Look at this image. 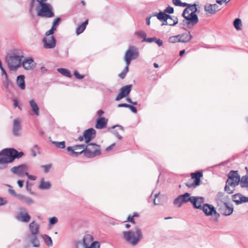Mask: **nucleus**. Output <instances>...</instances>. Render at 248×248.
I'll return each instance as SVG.
<instances>
[{"label": "nucleus", "instance_id": "nucleus-40", "mask_svg": "<svg viewBox=\"0 0 248 248\" xmlns=\"http://www.w3.org/2000/svg\"><path fill=\"white\" fill-rule=\"evenodd\" d=\"M186 9H187V14H196V12L197 11V9L196 7V4H193L189 6H187V8Z\"/></svg>", "mask_w": 248, "mask_h": 248}, {"label": "nucleus", "instance_id": "nucleus-52", "mask_svg": "<svg viewBox=\"0 0 248 248\" xmlns=\"http://www.w3.org/2000/svg\"><path fill=\"white\" fill-rule=\"evenodd\" d=\"M7 203V200L5 198L0 197V206L5 205Z\"/></svg>", "mask_w": 248, "mask_h": 248}, {"label": "nucleus", "instance_id": "nucleus-15", "mask_svg": "<svg viewBox=\"0 0 248 248\" xmlns=\"http://www.w3.org/2000/svg\"><path fill=\"white\" fill-rule=\"evenodd\" d=\"M28 170V167L25 164L15 166L11 169V171L19 177H22L26 174Z\"/></svg>", "mask_w": 248, "mask_h": 248}, {"label": "nucleus", "instance_id": "nucleus-1", "mask_svg": "<svg viewBox=\"0 0 248 248\" xmlns=\"http://www.w3.org/2000/svg\"><path fill=\"white\" fill-rule=\"evenodd\" d=\"M87 145H77L74 146H69L67 148L68 152H70V155L74 156H78L83 153L84 155L88 158H93L101 154L99 145L93 143H88Z\"/></svg>", "mask_w": 248, "mask_h": 248}, {"label": "nucleus", "instance_id": "nucleus-14", "mask_svg": "<svg viewBox=\"0 0 248 248\" xmlns=\"http://www.w3.org/2000/svg\"><path fill=\"white\" fill-rule=\"evenodd\" d=\"M13 135L15 137H20L22 133L21 121L19 119L16 118L13 120L12 128Z\"/></svg>", "mask_w": 248, "mask_h": 248}, {"label": "nucleus", "instance_id": "nucleus-13", "mask_svg": "<svg viewBox=\"0 0 248 248\" xmlns=\"http://www.w3.org/2000/svg\"><path fill=\"white\" fill-rule=\"evenodd\" d=\"M200 209L202 210L206 216L213 215L214 220L215 221H218L220 214L216 211L215 207L212 205L207 203L203 204L202 207Z\"/></svg>", "mask_w": 248, "mask_h": 248}, {"label": "nucleus", "instance_id": "nucleus-32", "mask_svg": "<svg viewBox=\"0 0 248 248\" xmlns=\"http://www.w3.org/2000/svg\"><path fill=\"white\" fill-rule=\"evenodd\" d=\"M116 128V129H115L113 132V134L119 139L121 140L122 139V137L120 135L119 131H121L122 132H124V129L123 127L121 125H116L114 126H113L111 127L112 129H114Z\"/></svg>", "mask_w": 248, "mask_h": 248}, {"label": "nucleus", "instance_id": "nucleus-46", "mask_svg": "<svg viewBox=\"0 0 248 248\" xmlns=\"http://www.w3.org/2000/svg\"><path fill=\"white\" fill-rule=\"evenodd\" d=\"M163 13H164L165 14L166 13H168V14H172L174 12V9H173V8L170 6H168L164 10L163 12H162Z\"/></svg>", "mask_w": 248, "mask_h": 248}, {"label": "nucleus", "instance_id": "nucleus-21", "mask_svg": "<svg viewBox=\"0 0 248 248\" xmlns=\"http://www.w3.org/2000/svg\"><path fill=\"white\" fill-rule=\"evenodd\" d=\"M232 200L237 205L248 202V198L240 193L232 195Z\"/></svg>", "mask_w": 248, "mask_h": 248}, {"label": "nucleus", "instance_id": "nucleus-43", "mask_svg": "<svg viewBox=\"0 0 248 248\" xmlns=\"http://www.w3.org/2000/svg\"><path fill=\"white\" fill-rule=\"evenodd\" d=\"M61 20V19L60 17H57L56 19H55L53 22L51 28H52L53 29H55V30H56L57 27L59 25Z\"/></svg>", "mask_w": 248, "mask_h": 248}, {"label": "nucleus", "instance_id": "nucleus-17", "mask_svg": "<svg viewBox=\"0 0 248 248\" xmlns=\"http://www.w3.org/2000/svg\"><path fill=\"white\" fill-rule=\"evenodd\" d=\"M132 89V85L129 84L122 87L120 90V93L115 98V100L119 101L127 96L130 93Z\"/></svg>", "mask_w": 248, "mask_h": 248}, {"label": "nucleus", "instance_id": "nucleus-12", "mask_svg": "<svg viewBox=\"0 0 248 248\" xmlns=\"http://www.w3.org/2000/svg\"><path fill=\"white\" fill-rule=\"evenodd\" d=\"M192 197L190 196L189 193L186 192L176 198L173 201V203L177 207L180 208L184 203L188 202H190L191 203Z\"/></svg>", "mask_w": 248, "mask_h": 248}, {"label": "nucleus", "instance_id": "nucleus-64", "mask_svg": "<svg viewBox=\"0 0 248 248\" xmlns=\"http://www.w3.org/2000/svg\"><path fill=\"white\" fill-rule=\"evenodd\" d=\"M17 183L19 187L22 188L23 187L24 183L23 180H18Z\"/></svg>", "mask_w": 248, "mask_h": 248}, {"label": "nucleus", "instance_id": "nucleus-11", "mask_svg": "<svg viewBox=\"0 0 248 248\" xmlns=\"http://www.w3.org/2000/svg\"><path fill=\"white\" fill-rule=\"evenodd\" d=\"M218 211L222 215L228 216L232 214L233 212V206L229 202H226L217 205Z\"/></svg>", "mask_w": 248, "mask_h": 248}, {"label": "nucleus", "instance_id": "nucleus-53", "mask_svg": "<svg viewBox=\"0 0 248 248\" xmlns=\"http://www.w3.org/2000/svg\"><path fill=\"white\" fill-rule=\"evenodd\" d=\"M25 175L28 176L29 179L31 180H35L36 179V177L35 176L30 175L28 172L26 173Z\"/></svg>", "mask_w": 248, "mask_h": 248}, {"label": "nucleus", "instance_id": "nucleus-41", "mask_svg": "<svg viewBox=\"0 0 248 248\" xmlns=\"http://www.w3.org/2000/svg\"><path fill=\"white\" fill-rule=\"evenodd\" d=\"M52 143L56 147L60 149H64L65 147V142L64 141L58 142L52 141Z\"/></svg>", "mask_w": 248, "mask_h": 248}, {"label": "nucleus", "instance_id": "nucleus-49", "mask_svg": "<svg viewBox=\"0 0 248 248\" xmlns=\"http://www.w3.org/2000/svg\"><path fill=\"white\" fill-rule=\"evenodd\" d=\"M74 76L77 78L79 79H82L84 78V75H81L79 74V73L77 71H75L74 72Z\"/></svg>", "mask_w": 248, "mask_h": 248}, {"label": "nucleus", "instance_id": "nucleus-22", "mask_svg": "<svg viewBox=\"0 0 248 248\" xmlns=\"http://www.w3.org/2000/svg\"><path fill=\"white\" fill-rule=\"evenodd\" d=\"M204 202V199L202 197L193 196L191 204L195 208L200 209L202 206V204Z\"/></svg>", "mask_w": 248, "mask_h": 248}, {"label": "nucleus", "instance_id": "nucleus-56", "mask_svg": "<svg viewBox=\"0 0 248 248\" xmlns=\"http://www.w3.org/2000/svg\"><path fill=\"white\" fill-rule=\"evenodd\" d=\"M230 0H216V2L220 4V5H222L223 3L224 2H225V3H227Z\"/></svg>", "mask_w": 248, "mask_h": 248}, {"label": "nucleus", "instance_id": "nucleus-48", "mask_svg": "<svg viewBox=\"0 0 248 248\" xmlns=\"http://www.w3.org/2000/svg\"><path fill=\"white\" fill-rule=\"evenodd\" d=\"M8 186L9 187V189H8V191H9V193L11 195L17 197V196L18 194H16L15 190L13 189V187L11 186L8 185Z\"/></svg>", "mask_w": 248, "mask_h": 248}, {"label": "nucleus", "instance_id": "nucleus-28", "mask_svg": "<svg viewBox=\"0 0 248 248\" xmlns=\"http://www.w3.org/2000/svg\"><path fill=\"white\" fill-rule=\"evenodd\" d=\"M34 247H38L40 245V242L37 238V235H28L26 237Z\"/></svg>", "mask_w": 248, "mask_h": 248}, {"label": "nucleus", "instance_id": "nucleus-7", "mask_svg": "<svg viewBox=\"0 0 248 248\" xmlns=\"http://www.w3.org/2000/svg\"><path fill=\"white\" fill-rule=\"evenodd\" d=\"M93 238L90 234L84 236L82 241L76 243V248H100V244L98 241H93Z\"/></svg>", "mask_w": 248, "mask_h": 248}, {"label": "nucleus", "instance_id": "nucleus-25", "mask_svg": "<svg viewBox=\"0 0 248 248\" xmlns=\"http://www.w3.org/2000/svg\"><path fill=\"white\" fill-rule=\"evenodd\" d=\"M17 198L20 201V202L23 203L28 205H31L34 203V200L29 197L21 194H19L17 196Z\"/></svg>", "mask_w": 248, "mask_h": 248}, {"label": "nucleus", "instance_id": "nucleus-50", "mask_svg": "<svg viewBox=\"0 0 248 248\" xmlns=\"http://www.w3.org/2000/svg\"><path fill=\"white\" fill-rule=\"evenodd\" d=\"M156 40V37H151V38H147L145 40H142L141 42H146L148 43H152L153 42H155V40Z\"/></svg>", "mask_w": 248, "mask_h": 248}, {"label": "nucleus", "instance_id": "nucleus-42", "mask_svg": "<svg viewBox=\"0 0 248 248\" xmlns=\"http://www.w3.org/2000/svg\"><path fill=\"white\" fill-rule=\"evenodd\" d=\"M49 225L50 226L54 225L58 222V219L55 217H53L49 218Z\"/></svg>", "mask_w": 248, "mask_h": 248}, {"label": "nucleus", "instance_id": "nucleus-8", "mask_svg": "<svg viewBox=\"0 0 248 248\" xmlns=\"http://www.w3.org/2000/svg\"><path fill=\"white\" fill-rule=\"evenodd\" d=\"M153 16H155L159 20L162 22L161 26L169 25L173 26L178 22V19L177 17L171 16L161 11L158 13H153Z\"/></svg>", "mask_w": 248, "mask_h": 248}, {"label": "nucleus", "instance_id": "nucleus-61", "mask_svg": "<svg viewBox=\"0 0 248 248\" xmlns=\"http://www.w3.org/2000/svg\"><path fill=\"white\" fill-rule=\"evenodd\" d=\"M186 186L188 187H195L196 186H195V185H194V182L192 183H189V182H187L186 184Z\"/></svg>", "mask_w": 248, "mask_h": 248}, {"label": "nucleus", "instance_id": "nucleus-45", "mask_svg": "<svg viewBox=\"0 0 248 248\" xmlns=\"http://www.w3.org/2000/svg\"><path fill=\"white\" fill-rule=\"evenodd\" d=\"M136 34H137L139 37H141L143 39V40L146 39V34L144 31H140L136 32Z\"/></svg>", "mask_w": 248, "mask_h": 248}, {"label": "nucleus", "instance_id": "nucleus-39", "mask_svg": "<svg viewBox=\"0 0 248 248\" xmlns=\"http://www.w3.org/2000/svg\"><path fill=\"white\" fill-rule=\"evenodd\" d=\"M57 70L60 73L65 77L68 78H70L71 77V74L70 71L66 69L61 68H58Z\"/></svg>", "mask_w": 248, "mask_h": 248}, {"label": "nucleus", "instance_id": "nucleus-47", "mask_svg": "<svg viewBox=\"0 0 248 248\" xmlns=\"http://www.w3.org/2000/svg\"><path fill=\"white\" fill-rule=\"evenodd\" d=\"M51 164H48L46 165H42L41 166V168H43L44 170V172L47 173L48 172L50 168H51Z\"/></svg>", "mask_w": 248, "mask_h": 248}, {"label": "nucleus", "instance_id": "nucleus-9", "mask_svg": "<svg viewBox=\"0 0 248 248\" xmlns=\"http://www.w3.org/2000/svg\"><path fill=\"white\" fill-rule=\"evenodd\" d=\"M187 10L185 9L182 13V16L184 18L183 22L188 28H191L198 22L199 19L196 14H187Z\"/></svg>", "mask_w": 248, "mask_h": 248}, {"label": "nucleus", "instance_id": "nucleus-24", "mask_svg": "<svg viewBox=\"0 0 248 248\" xmlns=\"http://www.w3.org/2000/svg\"><path fill=\"white\" fill-rule=\"evenodd\" d=\"M30 234L29 235H38L39 232L40 226L34 221H32L29 226Z\"/></svg>", "mask_w": 248, "mask_h": 248}, {"label": "nucleus", "instance_id": "nucleus-38", "mask_svg": "<svg viewBox=\"0 0 248 248\" xmlns=\"http://www.w3.org/2000/svg\"><path fill=\"white\" fill-rule=\"evenodd\" d=\"M233 26L235 29L237 31L241 30V27L242 26L241 20L240 18H236L233 21Z\"/></svg>", "mask_w": 248, "mask_h": 248}, {"label": "nucleus", "instance_id": "nucleus-51", "mask_svg": "<svg viewBox=\"0 0 248 248\" xmlns=\"http://www.w3.org/2000/svg\"><path fill=\"white\" fill-rule=\"evenodd\" d=\"M55 31L56 30L55 29H53L52 28H51L49 30H48L46 32L45 34L46 36V37H48L50 35L53 34Z\"/></svg>", "mask_w": 248, "mask_h": 248}, {"label": "nucleus", "instance_id": "nucleus-4", "mask_svg": "<svg viewBox=\"0 0 248 248\" xmlns=\"http://www.w3.org/2000/svg\"><path fill=\"white\" fill-rule=\"evenodd\" d=\"M123 234L124 239L132 247L137 246L143 238L142 231L139 226L133 230L123 232Z\"/></svg>", "mask_w": 248, "mask_h": 248}, {"label": "nucleus", "instance_id": "nucleus-23", "mask_svg": "<svg viewBox=\"0 0 248 248\" xmlns=\"http://www.w3.org/2000/svg\"><path fill=\"white\" fill-rule=\"evenodd\" d=\"M31 218L30 215L25 211L20 212L16 217L17 220L25 223L29 222Z\"/></svg>", "mask_w": 248, "mask_h": 248}, {"label": "nucleus", "instance_id": "nucleus-18", "mask_svg": "<svg viewBox=\"0 0 248 248\" xmlns=\"http://www.w3.org/2000/svg\"><path fill=\"white\" fill-rule=\"evenodd\" d=\"M21 65L25 69L30 70L35 67L36 63L32 58L28 57L24 59L22 62H21Z\"/></svg>", "mask_w": 248, "mask_h": 248}, {"label": "nucleus", "instance_id": "nucleus-29", "mask_svg": "<svg viewBox=\"0 0 248 248\" xmlns=\"http://www.w3.org/2000/svg\"><path fill=\"white\" fill-rule=\"evenodd\" d=\"M29 104L33 114L38 116L39 115V108L36 102L33 99H31L29 101Z\"/></svg>", "mask_w": 248, "mask_h": 248}, {"label": "nucleus", "instance_id": "nucleus-31", "mask_svg": "<svg viewBox=\"0 0 248 248\" xmlns=\"http://www.w3.org/2000/svg\"><path fill=\"white\" fill-rule=\"evenodd\" d=\"M179 35V42L182 43H187L189 41L192 37L189 31L187 33H184L182 35Z\"/></svg>", "mask_w": 248, "mask_h": 248}, {"label": "nucleus", "instance_id": "nucleus-3", "mask_svg": "<svg viewBox=\"0 0 248 248\" xmlns=\"http://www.w3.org/2000/svg\"><path fill=\"white\" fill-rule=\"evenodd\" d=\"M23 154L13 148L3 149L0 152V169L6 168L8 163L13 162L16 158H20Z\"/></svg>", "mask_w": 248, "mask_h": 248}, {"label": "nucleus", "instance_id": "nucleus-26", "mask_svg": "<svg viewBox=\"0 0 248 248\" xmlns=\"http://www.w3.org/2000/svg\"><path fill=\"white\" fill-rule=\"evenodd\" d=\"M108 119L104 117H101L97 119L95 128L99 129L105 128L107 125Z\"/></svg>", "mask_w": 248, "mask_h": 248}, {"label": "nucleus", "instance_id": "nucleus-16", "mask_svg": "<svg viewBox=\"0 0 248 248\" xmlns=\"http://www.w3.org/2000/svg\"><path fill=\"white\" fill-rule=\"evenodd\" d=\"M42 42L44 47L46 49L54 48L56 45V39L53 36L44 37Z\"/></svg>", "mask_w": 248, "mask_h": 248}, {"label": "nucleus", "instance_id": "nucleus-55", "mask_svg": "<svg viewBox=\"0 0 248 248\" xmlns=\"http://www.w3.org/2000/svg\"><path fill=\"white\" fill-rule=\"evenodd\" d=\"M11 85V82L9 81V79L8 80H5V81L3 82V86L6 88H8V87Z\"/></svg>", "mask_w": 248, "mask_h": 248}, {"label": "nucleus", "instance_id": "nucleus-63", "mask_svg": "<svg viewBox=\"0 0 248 248\" xmlns=\"http://www.w3.org/2000/svg\"><path fill=\"white\" fill-rule=\"evenodd\" d=\"M126 74V73H125V72L123 71L122 73H121L119 75V76L120 78L123 79L125 78Z\"/></svg>", "mask_w": 248, "mask_h": 248}, {"label": "nucleus", "instance_id": "nucleus-34", "mask_svg": "<svg viewBox=\"0 0 248 248\" xmlns=\"http://www.w3.org/2000/svg\"><path fill=\"white\" fill-rule=\"evenodd\" d=\"M16 83L21 90H24L25 89V77L24 75L17 76Z\"/></svg>", "mask_w": 248, "mask_h": 248}, {"label": "nucleus", "instance_id": "nucleus-36", "mask_svg": "<svg viewBox=\"0 0 248 248\" xmlns=\"http://www.w3.org/2000/svg\"><path fill=\"white\" fill-rule=\"evenodd\" d=\"M42 238L43 239L45 244L48 247H51L53 245L52 240L51 238L47 235V234H43L42 236Z\"/></svg>", "mask_w": 248, "mask_h": 248}, {"label": "nucleus", "instance_id": "nucleus-57", "mask_svg": "<svg viewBox=\"0 0 248 248\" xmlns=\"http://www.w3.org/2000/svg\"><path fill=\"white\" fill-rule=\"evenodd\" d=\"M155 42L157 44V45L159 46H161L162 44H163V42L160 39H157L156 38V40H155Z\"/></svg>", "mask_w": 248, "mask_h": 248}, {"label": "nucleus", "instance_id": "nucleus-37", "mask_svg": "<svg viewBox=\"0 0 248 248\" xmlns=\"http://www.w3.org/2000/svg\"><path fill=\"white\" fill-rule=\"evenodd\" d=\"M242 187H248V176L245 175L240 178V183Z\"/></svg>", "mask_w": 248, "mask_h": 248}, {"label": "nucleus", "instance_id": "nucleus-2", "mask_svg": "<svg viewBox=\"0 0 248 248\" xmlns=\"http://www.w3.org/2000/svg\"><path fill=\"white\" fill-rule=\"evenodd\" d=\"M48 0H31L29 12L35 8L38 16L51 18L55 16L52 5L47 2Z\"/></svg>", "mask_w": 248, "mask_h": 248}, {"label": "nucleus", "instance_id": "nucleus-20", "mask_svg": "<svg viewBox=\"0 0 248 248\" xmlns=\"http://www.w3.org/2000/svg\"><path fill=\"white\" fill-rule=\"evenodd\" d=\"M204 9L206 13L211 15H214L217 12L220 10L221 8L217 4H211L210 3H206L204 6Z\"/></svg>", "mask_w": 248, "mask_h": 248}, {"label": "nucleus", "instance_id": "nucleus-10", "mask_svg": "<svg viewBox=\"0 0 248 248\" xmlns=\"http://www.w3.org/2000/svg\"><path fill=\"white\" fill-rule=\"evenodd\" d=\"M139 54L138 47L135 46H130L125 52L124 61L127 62L128 64L131 62L132 60L138 58Z\"/></svg>", "mask_w": 248, "mask_h": 248}, {"label": "nucleus", "instance_id": "nucleus-58", "mask_svg": "<svg viewBox=\"0 0 248 248\" xmlns=\"http://www.w3.org/2000/svg\"><path fill=\"white\" fill-rule=\"evenodd\" d=\"M153 13H152V15H151L150 16L147 17L146 18V24H147V25H150V19H151V18L152 16H153Z\"/></svg>", "mask_w": 248, "mask_h": 248}, {"label": "nucleus", "instance_id": "nucleus-60", "mask_svg": "<svg viewBox=\"0 0 248 248\" xmlns=\"http://www.w3.org/2000/svg\"><path fill=\"white\" fill-rule=\"evenodd\" d=\"M125 62L126 63V66L123 71L125 72V73H127L128 71L129 65H130V63L128 64L127 62L125 61Z\"/></svg>", "mask_w": 248, "mask_h": 248}, {"label": "nucleus", "instance_id": "nucleus-44", "mask_svg": "<svg viewBox=\"0 0 248 248\" xmlns=\"http://www.w3.org/2000/svg\"><path fill=\"white\" fill-rule=\"evenodd\" d=\"M179 35L171 36L169 38V41L170 43H175L176 42H179Z\"/></svg>", "mask_w": 248, "mask_h": 248}, {"label": "nucleus", "instance_id": "nucleus-27", "mask_svg": "<svg viewBox=\"0 0 248 248\" xmlns=\"http://www.w3.org/2000/svg\"><path fill=\"white\" fill-rule=\"evenodd\" d=\"M191 176V178L194 179L193 182L195 186H199L201 182V178L203 176L202 173L198 171L195 173H192Z\"/></svg>", "mask_w": 248, "mask_h": 248}, {"label": "nucleus", "instance_id": "nucleus-30", "mask_svg": "<svg viewBox=\"0 0 248 248\" xmlns=\"http://www.w3.org/2000/svg\"><path fill=\"white\" fill-rule=\"evenodd\" d=\"M227 196L225 195L223 192H218L216 196V202L217 205H219L220 202L223 203L227 202Z\"/></svg>", "mask_w": 248, "mask_h": 248}, {"label": "nucleus", "instance_id": "nucleus-54", "mask_svg": "<svg viewBox=\"0 0 248 248\" xmlns=\"http://www.w3.org/2000/svg\"><path fill=\"white\" fill-rule=\"evenodd\" d=\"M128 108H129L131 111L134 113H136L137 112V109L136 108L131 105H129Z\"/></svg>", "mask_w": 248, "mask_h": 248}, {"label": "nucleus", "instance_id": "nucleus-35", "mask_svg": "<svg viewBox=\"0 0 248 248\" xmlns=\"http://www.w3.org/2000/svg\"><path fill=\"white\" fill-rule=\"evenodd\" d=\"M51 184L48 181H45L44 178H41L38 188L40 189H48L51 187Z\"/></svg>", "mask_w": 248, "mask_h": 248}, {"label": "nucleus", "instance_id": "nucleus-6", "mask_svg": "<svg viewBox=\"0 0 248 248\" xmlns=\"http://www.w3.org/2000/svg\"><path fill=\"white\" fill-rule=\"evenodd\" d=\"M23 56L19 52H12L7 55L6 61L11 71H16L21 66V61Z\"/></svg>", "mask_w": 248, "mask_h": 248}, {"label": "nucleus", "instance_id": "nucleus-62", "mask_svg": "<svg viewBox=\"0 0 248 248\" xmlns=\"http://www.w3.org/2000/svg\"><path fill=\"white\" fill-rule=\"evenodd\" d=\"M129 104H127L125 103H123V104H119L118 105V108H121V107H124V108H127L128 107Z\"/></svg>", "mask_w": 248, "mask_h": 248}, {"label": "nucleus", "instance_id": "nucleus-59", "mask_svg": "<svg viewBox=\"0 0 248 248\" xmlns=\"http://www.w3.org/2000/svg\"><path fill=\"white\" fill-rule=\"evenodd\" d=\"M181 1L180 0H172L173 4L178 6H179Z\"/></svg>", "mask_w": 248, "mask_h": 248}, {"label": "nucleus", "instance_id": "nucleus-5", "mask_svg": "<svg viewBox=\"0 0 248 248\" xmlns=\"http://www.w3.org/2000/svg\"><path fill=\"white\" fill-rule=\"evenodd\" d=\"M240 176L237 170H231L228 174V179L226 182L224 190L228 194L232 193L236 186L240 183Z\"/></svg>", "mask_w": 248, "mask_h": 248}, {"label": "nucleus", "instance_id": "nucleus-19", "mask_svg": "<svg viewBox=\"0 0 248 248\" xmlns=\"http://www.w3.org/2000/svg\"><path fill=\"white\" fill-rule=\"evenodd\" d=\"M95 135L96 131L93 128L85 130L83 132V137H84L85 143H89L95 137Z\"/></svg>", "mask_w": 248, "mask_h": 248}, {"label": "nucleus", "instance_id": "nucleus-33", "mask_svg": "<svg viewBox=\"0 0 248 248\" xmlns=\"http://www.w3.org/2000/svg\"><path fill=\"white\" fill-rule=\"evenodd\" d=\"M88 24V19H86L83 23L79 25L76 28V32L77 35H78L79 34L82 33L85 30L86 26Z\"/></svg>", "mask_w": 248, "mask_h": 248}]
</instances>
